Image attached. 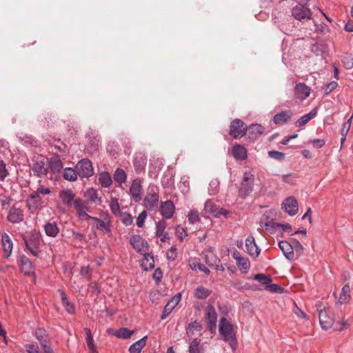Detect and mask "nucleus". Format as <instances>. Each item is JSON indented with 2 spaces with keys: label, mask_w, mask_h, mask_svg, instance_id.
Here are the masks:
<instances>
[{
  "label": "nucleus",
  "mask_w": 353,
  "mask_h": 353,
  "mask_svg": "<svg viewBox=\"0 0 353 353\" xmlns=\"http://www.w3.org/2000/svg\"><path fill=\"white\" fill-rule=\"evenodd\" d=\"M254 175L250 172H245L239 184L238 195L241 199H246L253 191Z\"/></svg>",
  "instance_id": "f257e3e1"
},
{
  "label": "nucleus",
  "mask_w": 353,
  "mask_h": 353,
  "mask_svg": "<svg viewBox=\"0 0 353 353\" xmlns=\"http://www.w3.org/2000/svg\"><path fill=\"white\" fill-rule=\"evenodd\" d=\"M23 240L29 252L34 256L39 258L41 252L40 246L41 241L40 233L32 231L28 235L23 236Z\"/></svg>",
  "instance_id": "f03ea898"
},
{
  "label": "nucleus",
  "mask_w": 353,
  "mask_h": 353,
  "mask_svg": "<svg viewBox=\"0 0 353 353\" xmlns=\"http://www.w3.org/2000/svg\"><path fill=\"white\" fill-rule=\"evenodd\" d=\"M219 331L223 339L229 342L231 346L236 343L233 325L225 317H222L220 319Z\"/></svg>",
  "instance_id": "7ed1b4c3"
},
{
  "label": "nucleus",
  "mask_w": 353,
  "mask_h": 353,
  "mask_svg": "<svg viewBox=\"0 0 353 353\" xmlns=\"http://www.w3.org/2000/svg\"><path fill=\"white\" fill-rule=\"evenodd\" d=\"M159 188L150 184L143 199V205L148 210L155 211L159 204Z\"/></svg>",
  "instance_id": "20e7f679"
},
{
  "label": "nucleus",
  "mask_w": 353,
  "mask_h": 353,
  "mask_svg": "<svg viewBox=\"0 0 353 353\" xmlns=\"http://www.w3.org/2000/svg\"><path fill=\"white\" fill-rule=\"evenodd\" d=\"M34 336L44 353H55L51 346V338L45 329L41 327L36 329Z\"/></svg>",
  "instance_id": "39448f33"
},
{
  "label": "nucleus",
  "mask_w": 353,
  "mask_h": 353,
  "mask_svg": "<svg viewBox=\"0 0 353 353\" xmlns=\"http://www.w3.org/2000/svg\"><path fill=\"white\" fill-rule=\"evenodd\" d=\"M31 169L34 174L38 177L47 175L48 173V159L43 156L34 157Z\"/></svg>",
  "instance_id": "423d86ee"
},
{
  "label": "nucleus",
  "mask_w": 353,
  "mask_h": 353,
  "mask_svg": "<svg viewBox=\"0 0 353 353\" xmlns=\"http://www.w3.org/2000/svg\"><path fill=\"white\" fill-rule=\"evenodd\" d=\"M247 125L239 119H235L231 121L229 134L234 139H239L246 134Z\"/></svg>",
  "instance_id": "0eeeda50"
},
{
  "label": "nucleus",
  "mask_w": 353,
  "mask_h": 353,
  "mask_svg": "<svg viewBox=\"0 0 353 353\" xmlns=\"http://www.w3.org/2000/svg\"><path fill=\"white\" fill-rule=\"evenodd\" d=\"M77 174L81 178H88L94 174L92 162L88 159H82L76 165Z\"/></svg>",
  "instance_id": "6e6552de"
},
{
  "label": "nucleus",
  "mask_w": 353,
  "mask_h": 353,
  "mask_svg": "<svg viewBox=\"0 0 353 353\" xmlns=\"http://www.w3.org/2000/svg\"><path fill=\"white\" fill-rule=\"evenodd\" d=\"M317 311L319 312V323L323 330H328L334 324V319L330 316L332 312L330 308L325 309L322 307L321 305L317 306Z\"/></svg>",
  "instance_id": "1a4fd4ad"
},
{
  "label": "nucleus",
  "mask_w": 353,
  "mask_h": 353,
  "mask_svg": "<svg viewBox=\"0 0 353 353\" xmlns=\"http://www.w3.org/2000/svg\"><path fill=\"white\" fill-rule=\"evenodd\" d=\"M205 318L210 332H215L217 321V313L213 305H209L207 306L205 311Z\"/></svg>",
  "instance_id": "9d476101"
},
{
  "label": "nucleus",
  "mask_w": 353,
  "mask_h": 353,
  "mask_svg": "<svg viewBox=\"0 0 353 353\" xmlns=\"http://www.w3.org/2000/svg\"><path fill=\"white\" fill-rule=\"evenodd\" d=\"M74 208L79 218L82 220H90L92 216L89 215L87 212L89 207L87 203L81 199H76L74 201Z\"/></svg>",
  "instance_id": "9b49d317"
},
{
  "label": "nucleus",
  "mask_w": 353,
  "mask_h": 353,
  "mask_svg": "<svg viewBox=\"0 0 353 353\" xmlns=\"http://www.w3.org/2000/svg\"><path fill=\"white\" fill-rule=\"evenodd\" d=\"M292 15L296 20L302 21L304 19H310L312 12L309 8L299 4L292 9Z\"/></svg>",
  "instance_id": "f8f14e48"
},
{
  "label": "nucleus",
  "mask_w": 353,
  "mask_h": 353,
  "mask_svg": "<svg viewBox=\"0 0 353 353\" xmlns=\"http://www.w3.org/2000/svg\"><path fill=\"white\" fill-rule=\"evenodd\" d=\"M142 190L141 180L139 179H134L130 187V194L134 202L138 203L142 200Z\"/></svg>",
  "instance_id": "ddd939ff"
},
{
  "label": "nucleus",
  "mask_w": 353,
  "mask_h": 353,
  "mask_svg": "<svg viewBox=\"0 0 353 353\" xmlns=\"http://www.w3.org/2000/svg\"><path fill=\"white\" fill-rule=\"evenodd\" d=\"M93 221L95 227L105 234L111 232V223L108 216H106L103 219H100L97 217L92 216L90 219Z\"/></svg>",
  "instance_id": "4468645a"
},
{
  "label": "nucleus",
  "mask_w": 353,
  "mask_h": 353,
  "mask_svg": "<svg viewBox=\"0 0 353 353\" xmlns=\"http://www.w3.org/2000/svg\"><path fill=\"white\" fill-rule=\"evenodd\" d=\"M282 209L290 216L295 215L299 211L297 200L293 196L286 198L282 203Z\"/></svg>",
  "instance_id": "2eb2a0df"
},
{
  "label": "nucleus",
  "mask_w": 353,
  "mask_h": 353,
  "mask_svg": "<svg viewBox=\"0 0 353 353\" xmlns=\"http://www.w3.org/2000/svg\"><path fill=\"white\" fill-rule=\"evenodd\" d=\"M24 219L23 210L13 205L9 210L7 219L12 223H19Z\"/></svg>",
  "instance_id": "dca6fc26"
},
{
  "label": "nucleus",
  "mask_w": 353,
  "mask_h": 353,
  "mask_svg": "<svg viewBox=\"0 0 353 353\" xmlns=\"http://www.w3.org/2000/svg\"><path fill=\"white\" fill-rule=\"evenodd\" d=\"M175 206L172 201L168 200L161 203L159 212L164 219H168L172 218Z\"/></svg>",
  "instance_id": "f3484780"
},
{
  "label": "nucleus",
  "mask_w": 353,
  "mask_h": 353,
  "mask_svg": "<svg viewBox=\"0 0 353 353\" xmlns=\"http://www.w3.org/2000/svg\"><path fill=\"white\" fill-rule=\"evenodd\" d=\"M18 265L22 272L30 274L33 272L34 266L31 261L24 254L21 255L17 260Z\"/></svg>",
  "instance_id": "a211bd4d"
},
{
  "label": "nucleus",
  "mask_w": 353,
  "mask_h": 353,
  "mask_svg": "<svg viewBox=\"0 0 353 353\" xmlns=\"http://www.w3.org/2000/svg\"><path fill=\"white\" fill-rule=\"evenodd\" d=\"M181 300V294L174 295L165 305L161 316V319H165L173 309L179 304Z\"/></svg>",
  "instance_id": "6ab92c4d"
},
{
  "label": "nucleus",
  "mask_w": 353,
  "mask_h": 353,
  "mask_svg": "<svg viewBox=\"0 0 353 353\" xmlns=\"http://www.w3.org/2000/svg\"><path fill=\"white\" fill-rule=\"evenodd\" d=\"M147 163V157L143 153L136 154L133 159V165L135 172L137 174H141L145 172V168Z\"/></svg>",
  "instance_id": "aec40b11"
},
{
  "label": "nucleus",
  "mask_w": 353,
  "mask_h": 353,
  "mask_svg": "<svg viewBox=\"0 0 353 353\" xmlns=\"http://www.w3.org/2000/svg\"><path fill=\"white\" fill-rule=\"evenodd\" d=\"M310 88L304 83H299L294 87V95L300 101L307 98L310 94Z\"/></svg>",
  "instance_id": "412c9836"
},
{
  "label": "nucleus",
  "mask_w": 353,
  "mask_h": 353,
  "mask_svg": "<svg viewBox=\"0 0 353 353\" xmlns=\"http://www.w3.org/2000/svg\"><path fill=\"white\" fill-rule=\"evenodd\" d=\"M245 248L248 253L255 258L259 255L261 252V249L256 244L253 236H248L245 239Z\"/></svg>",
  "instance_id": "4be33fe9"
},
{
  "label": "nucleus",
  "mask_w": 353,
  "mask_h": 353,
  "mask_svg": "<svg viewBox=\"0 0 353 353\" xmlns=\"http://www.w3.org/2000/svg\"><path fill=\"white\" fill-rule=\"evenodd\" d=\"M279 247L287 259L289 261L294 260V252L292 244L286 241H281L279 243Z\"/></svg>",
  "instance_id": "5701e85b"
},
{
  "label": "nucleus",
  "mask_w": 353,
  "mask_h": 353,
  "mask_svg": "<svg viewBox=\"0 0 353 353\" xmlns=\"http://www.w3.org/2000/svg\"><path fill=\"white\" fill-rule=\"evenodd\" d=\"M232 154L237 161H243L248 158L246 148L241 144H235L232 148Z\"/></svg>",
  "instance_id": "b1692460"
},
{
  "label": "nucleus",
  "mask_w": 353,
  "mask_h": 353,
  "mask_svg": "<svg viewBox=\"0 0 353 353\" xmlns=\"http://www.w3.org/2000/svg\"><path fill=\"white\" fill-rule=\"evenodd\" d=\"M26 203L28 209L31 211H34L42 205L43 201L40 195L34 192L28 197Z\"/></svg>",
  "instance_id": "393cba45"
},
{
  "label": "nucleus",
  "mask_w": 353,
  "mask_h": 353,
  "mask_svg": "<svg viewBox=\"0 0 353 353\" xmlns=\"http://www.w3.org/2000/svg\"><path fill=\"white\" fill-rule=\"evenodd\" d=\"M264 127L260 124H252L247 127L248 137L251 140L257 139L264 132Z\"/></svg>",
  "instance_id": "a878e982"
},
{
  "label": "nucleus",
  "mask_w": 353,
  "mask_h": 353,
  "mask_svg": "<svg viewBox=\"0 0 353 353\" xmlns=\"http://www.w3.org/2000/svg\"><path fill=\"white\" fill-rule=\"evenodd\" d=\"M292 112L290 110L281 111V112L277 113L274 116L273 121L274 124L281 125L290 121L292 117Z\"/></svg>",
  "instance_id": "bb28decb"
},
{
  "label": "nucleus",
  "mask_w": 353,
  "mask_h": 353,
  "mask_svg": "<svg viewBox=\"0 0 353 353\" xmlns=\"http://www.w3.org/2000/svg\"><path fill=\"white\" fill-rule=\"evenodd\" d=\"M130 244L132 245L134 249L138 252H141L145 245H147V243L144 241V239L140 235H132L130 239Z\"/></svg>",
  "instance_id": "cd10ccee"
},
{
  "label": "nucleus",
  "mask_w": 353,
  "mask_h": 353,
  "mask_svg": "<svg viewBox=\"0 0 353 353\" xmlns=\"http://www.w3.org/2000/svg\"><path fill=\"white\" fill-rule=\"evenodd\" d=\"M48 169L50 168L53 173H59L63 168V164L59 156L51 157L49 160L48 159Z\"/></svg>",
  "instance_id": "c85d7f7f"
},
{
  "label": "nucleus",
  "mask_w": 353,
  "mask_h": 353,
  "mask_svg": "<svg viewBox=\"0 0 353 353\" xmlns=\"http://www.w3.org/2000/svg\"><path fill=\"white\" fill-rule=\"evenodd\" d=\"M62 202L67 206H70L74 199V194L70 189L63 190L59 193Z\"/></svg>",
  "instance_id": "c756f323"
},
{
  "label": "nucleus",
  "mask_w": 353,
  "mask_h": 353,
  "mask_svg": "<svg viewBox=\"0 0 353 353\" xmlns=\"http://www.w3.org/2000/svg\"><path fill=\"white\" fill-rule=\"evenodd\" d=\"M57 292L60 294L61 303L65 310L70 314L74 313L75 306L68 300L65 293L61 289H59Z\"/></svg>",
  "instance_id": "7c9ffc66"
},
{
  "label": "nucleus",
  "mask_w": 353,
  "mask_h": 353,
  "mask_svg": "<svg viewBox=\"0 0 353 353\" xmlns=\"http://www.w3.org/2000/svg\"><path fill=\"white\" fill-rule=\"evenodd\" d=\"M46 234L50 237H55L59 232V228L55 221L48 222L44 225Z\"/></svg>",
  "instance_id": "2f4dec72"
},
{
  "label": "nucleus",
  "mask_w": 353,
  "mask_h": 353,
  "mask_svg": "<svg viewBox=\"0 0 353 353\" xmlns=\"http://www.w3.org/2000/svg\"><path fill=\"white\" fill-rule=\"evenodd\" d=\"M317 111L316 109L312 110L308 114L302 116L294 123L295 126L299 128L305 125L311 119L316 116Z\"/></svg>",
  "instance_id": "473e14b6"
},
{
  "label": "nucleus",
  "mask_w": 353,
  "mask_h": 353,
  "mask_svg": "<svg viewBox=\"0 0 353 353\" xmlns=\"http://www.w3.org/2000/svg\"><path fill=\"white\" fill-rule=\"evenodd\" d=\"M113 178L115 182L118 183V185L120 188H123V184H124L127 180V174L123 169L117 168L113 174Z\"/></svg>",
  "instance_id": "72a5a7b5"
},
{
  "label": "nucleus",
  "mask_w": 353,
  "mask_h": 353,
  "mask_svg": "<svg viewBox=\"0 0 353 353\" xmlns=\"http://www.w3.org/2000/svg\"><path fill=\"white\" fill-rule=\"evenodd\" d=\"M2 244L3 247V250L6 253V257H9L12 253V242L9 236V235L6 233H3L1 236Z\"/></svg>",
  "instance_id": "f704fd0d"
},
{
  "label": "nucleus",
  "mask_w": 353,
  "mask_h": 353,
  "mask_svg": "<svg viewBox=\"0 0 353 353\" xmlns=\"http://www.w3.org/2000/svg\"><path fill=\"white\" fill-rule=\"evenodd\" d=\"M147 336H143L140 340L136 341L129 347L130 353H141V350L145 346Z\"/></svg>",
  "instance_id": "c9c22d12"
},
{
  "label": "nucleus",
  "mask_w": 353,
  "mask_h": 353,
  "mask_svg": "<svg viewBox=\"0 0 353 353\" xmlns=\"http://www.w3.org/2000/svg\"><path fill=\"white\" fill-rule=\"evenodd\" d=\"M141 265L144 270L148 271L153 269L154 267V260L153 255L149 253L144 254V257L141 261Z\"/></svg>",
  "instance_id": "e433bc0d"
},
{
  "label": "nucleus",
  "mask_w": 353,
  "mask_h": 353,
  "mask_svg": "<svg viewBox=\"0 0 353 353\" xmlns=\"http://www.w3.org/2000/svg\"><path fill=\"white\" fill-rule=\"evenodd\" d=\"M99 181L103 188H109L112 183L111 176L108 172H103L99 174Z\"/></svg>",
  "instance_id": "4c0bfd02"
},
{
  "label": "nucleus",
  "mask_w": 353,
  "mask_h": 353,
  "mask_svg": "<svg viewBox=\"0 0 353 353\" xmlns=\"http://www.w3.org/2000/svg\"><path fill=\"white\" fill-rule=\"evenodd\" d=\"M212 291L201 285L194 290V295L198 299H205L211 294Z\"/></svg>",
  "instance_id": "58836bf2"
},
{
  "label": "nucleus",
  "mask_w": 353,
  "mask_h": 353,
  "mask_svg": "<svg viewBox=\"0 0 353 353\" xmlns=\"http://www.w3.org/2000/svg\"><path fill=\"white\" fill-rule=\"evenodd\" d=\"M264 226L266 228H281L282 230L285 232H290L292 231V226L288 223H274L273 221H269L264 223Z\"/></svg>",
  "instance_id": "ea45409f"
},
{
  "label": "nucleus",
  "mask_w": 353,
  "mask_h": 353,
  "mask_svg": "<svg viewBox=\"0 0 353 353\" xmlns=\"http://www.w3.org/2000/svg\"><path fill=\"white\" fill-rule=\"evenodd\" d=\"M77 169L72 168H66L63 170V176L64 179L69 181H75L77 179L79 174H77Z\"/></svg>",
  "instance_id": "a19ab883"
},
{
  "label": "nucleus",
  "mask_w": 353,
  "mask_h": 353,
  "mask_svg": "<svg viewBox=\"0 0 353 353\" xmlns=\"http://www.w3.org/2000/svg\"><path fill=\"white\" fill-rule=\"evenodd\" d=\"M350 287L348 284H345L343 286L339 299V302L341 304L347 303L350 299Z\"/></svg>",
  "instance_id": "79ce46f5"
},
{
  "label": "nucleus",
  "mask_w": 353,
  "mask_h": 353,
  "mask_svg": "<svg viewBox=\"0 0 353 353\" xmlns=\"http://www.w3.org/2000/svg\"><path fill=\"white\" fill-rule=\"evenodd\" d=\"M236 265L241 271L247 272L250 268V263L248 259L239 256L236 261Z\"/></svg>",
  "instance_id": "37998d69"
},
{
  "label": "nucleus",
  "mask_w": 353,
  "mask_h": 353,
  "mask_svg": "<svg viewBox=\"0 0 353 353\" xmlns=\"http://www.w3.org/2000/svg\"><path fill=\"white\" fill-rule=\"evenodd\" d=\"M133 333H134L133 330H130L129 329H128L126 327H122V328L117 330L115 332L114 335L117 338H119V339H128L130 338V336L133 334Z\"/></svg>",
  "instance_id": "c03bdc74"
},
{
  "label": "nucleus",
  "mask_w": 353,
  "mask_h": 353,
  "mask_svg": "<svg viewBox=\"0 0 353 353\" xmlns=\"http://www.w3.org/2000/svg\"><path fill=\"white\" fill-rule=\"evenodd\" d=\"M84 332L86 334V344L89 350H94L96 347L90 329L85 327Z\"/></svg>",
  "instance_id": "a18cd8bd"
},
{
  "label": "nucleus",
  "mask_w": 353,
  "mask_h": 353,
  "mask_svg": "<svg viewBox=\"0 0 353 353\" xmlns=\"http://www.w3.org/2000/svg\"><path fill=\"white\" fill-rule=\"evenodd\" d=\"M254 279L262 285H265V286L268 285L272 281V279L270 276L264 274H256L254 275Z\"/></svg>",
  "instance_id": "49530a36"
},
{
  "label": "nucleus",
  "mask_w": 353,
  "mask_h": 353,
  "mask_svg": "<svg viewBox=\"0 0 353 353\" xmlns=\"http://www.w3.org/2000/svg\"><path fill=\"white\" fill-rule=\"evenodd\" d=\"M219 190V181L218 179H212L209 183L208 192L210 195H215Z\"/></svg>",
  "instance_id": "de8ad7c7"
},
{
  "label": "nucleus",
  "mask_w": 353,
  "mask_h": 353,
  "mask_svg": "<svg viewBox=\"0 0 353 353\" xmlns=\"http://www.w3.org/2000/svg\"><path fill=\"white\" fill-rule=\"evenodd\" d=\"M201 329V324L199 322L195 321L188 324L187 332L188 334L190 333L192 334H194L195 332H200Z\"/></svg>",
  "instance_id": "09e8293b"
},
{
  "label": "nucleus",
  "mask_w": 353,
  "mask_h": 353,
  "mask_svg": "<svg viewBox=\"0 0 353 353\" xmlns=\"http://www.w3.org/2000/svg\"><path fill=\"white\" fill-rule=\"evenodd\" d=\"M204 210L205 211L206 213H209L214 216H216V212L217 209L216 208V205L212 201L208 200L205 203Z\"/></svg>",
  "instance_id": "8fccbe9b"
},
{
  "label": "nucleus",
  "mask_w": 353,
  "mask_h": 353,
  "mask_svg": "<svg viewBox=\"0 0 353 353\" xmlns=\"http://www.w3.org/2000/svg\"><path fill=\"white\" fill-rule=\"evenodd\" d=\"M188 222L194 224L200 221L199 213L196 210H192L189 212L188 215Z\"/></svg>",
  "instance_id": "3c124183"
},
{
  "label": "nucleus",
  "mask_w": 353,
  "mask_h": 353,
  "mask_svg": "<svg viewBox=\"0 0 353 353\" xmlns=\"http://www.w3.org/2000/svg\"><path fill=\"white\" fill-rule=\"evenodd\" d=\"M166 228V223L163 220L158 221L156 224V236H163V233H165V229Z\"/></svg>",
  "instance_id": "603ef678"
},
{
  "label": "nucleus",
  "mask_w": 353,
  "mask_h": 353,
  "mask_svg": "<svg viewBox=\"0 0 353 353\" xmlns=\"http://www.w3.org/2000/svg\"><path fill=\"white\" fill-rule=\"evenodd\" d=\"M342 62L346 69L353 68V57L351 54H345L342 59Z\"/></svg>",
  "instance_id": "864d4df0"
},
{
  "label": "nucleus",
  "mask_w": 353,
  "mask_h": 353,
  "mask_svg": "<svg viewBox=\"0 0 353 353\" xmlns=\"http://www.w3.org/2000/svg\"><path fill=\"white\" fill-rule=\"evenodd\" d=\"M311 51L316 54V55H322L324 52V46L319 43H314L310 47Z\"/></svg>",
  "instance_id": "5fc2aeb1"
},
{
  "label": "nucleus",
  "mask_w": 353,
  "mask_h": 353,
  "mask_svg": "<svg viewBox=\"0 0 353 353\" xmlns=\"http://www.w3.org/2000/svg\"><path fill=\"white\" fill-rule=\"evenodd\" d=\"M25 349L27 353H42L39 347L32 342L26 344Z\"/></svg>",
  "instance_id": "6e6d98bb"
},
{
  "label": "nucleus",
  "mask_w": 353,
  "mask_h": 353,
  "mask_svg": "<svg viewBox=\"0 0 353 353\" xmlns=\"http://www.w3.org/2000/svg\"><path fill=\"white\" fill-rule=\"evenodd\" d=\"M122 223L126 225H130L133 223L132 216L128 212H123L121 214Z\"/></svg>",
  "instance_id": "4d7b16f0"
},
{
  "label": "nucleus",
  "mask_w": 353,
  "mask_h": 353,
  "mask_svg": "<svg viewBox=\"0 0 353 353\" xmlns=\"http://www.w3.org/2000/svg\"><path fill=\"white\" fill-rule=\"evenodd\" d=\"M265 288L267 290L276 293H282L284 290V289L281 286L274 283H270L268 285L265 286Z\"/></svg>",
  "instance_id": "13d9d810"
},
{
  "label": "nucleus",
  "mask_w": 353,
  "mask_h": 353,
  "mask_svg": "<svg viewBox=\"0 0 353 353\" xmlns=\"http://www.w3.org/2000/svg\"><path fill=\"white\" fill-rule=\"evenodd\" d=\"M268 156L274 159L281 161L285 158V154L279 151L272 150L268 152Z\"/></svg>",
  "instance_id": "bf43d9fd"
},
{
  "label": "nucleus",
  "mask_w": 353,
  "mask_h": 353,
  "mask_svg": "<svg viewBox=\"0 0 353 353\" xmlns=\"http://www.w3.org/2000/svg\"><path fill=\"white\" fill-rule=\"evenodd\" d=\"M292 243H293L292 245H293V248H294V250L296 252V253H299L300 255L303 254V246L301 245V243L296 240L295 239H292Z\"/></svg>",
  "instance_id": "052dcab7"
},
{
  "label": "nucleus",
  "mask_w": 353,
  "mask_h": 353,
  "mask_svg": "<svg viewBox=\"0 0 353 353\" xmlns=\"http://www.w3.org/2000/svg\"><path fill=\"white\" fill-rule=\"evenodd\" d=\"M199 342L194 339L193 340L189 346V353H199Z\"/></svg>",
  "instance_id": "680f3d73"
},
{
  "label": "nucleus",
  "mask_w": 353,
  "mask_h": 353,
  "mask_svg": "<svg viewBox=\"0 0 353 353\" xmlns=\"http://www.w3.org/2000/svg\"><path fill=\"white\" fill-rule=\"evenodd\" d=\"M147 216V212L143 210L137 218V225L139 228H142L144 225L145 219Z\"/></svg>",
  "instance_id": "e2e57ef3"
},
{
  "label": "nucleus",
  "mask_w": 353,
  "mask_h": 353,
  "mask_svg": "<svg viewBox=\"0 0 353 353\" xmlns=\"http://www.w3.org/2000/svg\"><path fill=\"white\" fill-rule=\"evenodd\" d=\"M8 174V172L6 168V163L3 161H0V181H4Z\"/></svg>",
  "instance_id": "0e129e2a"
},
{
  "label": "nucleus",
  "mask_w": 353,
  "mask_h": 353,
  "mask_svg": "<svg viewBox=\"0 0 353 353\" xmlns=\"http://www.w3.org/2000/svg\"><path fill=\"white\" fill-rule=\"evenodd\" d=\"M110 208L112 212L117 215L120 212V206L117 200H112L110 204Z\"/></svg>",
  "instance_id": "69168bd1"
},
{
  "label": "nucleus",
  "mask_w": 353,
  "mask_h": 353,
  "mask_svg": "<svg viewBox=\"0 0 353 353\" xmlns=\"http://www.w3.org/2000/svg\"><path fill=\"white\" fill-rule=\"evenodd\" d=\"M351 127V119H349L345 123H343L341 134V136H347Z\"/></svg>",
  "instance_id": "338daca9"
},
{
  "label": "nucleus",
  "mask_w": 353,
  "mask_h": 353,
  "mask_svg": "<svg viewBox=\"0 0 353 353\" xmlns=\"http://www.w3.org/2000/svg\"><path fill=\"white\" fill-rule=\"evenodd\" d=\"M176 257V249L174 247H171L167 252V258L169 260L174 261Z\"/></svg>",
  "instance_id": "774afa93"
}]
</instances>
